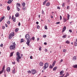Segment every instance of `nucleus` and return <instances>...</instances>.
I'll use <instances>...</instances> for the list:
<instances>
[{"label": "nucleus", "instance_id": "5fc2aeb1", "mask_svg": "<svg viewBox=\"0 0 77 77\" xmlns=\"http://www.w3.org/2000/svg\"><path fill=\"white\" fill-rule=\"evenodd\" d=\"M74 44H75V46L76 47V46H77V43H74Z\"/></svg>", "mask_w": 77, "mask_h": 77}, {"label": "nucleus", "instance_id": "1a4fd4ad", "mask_svg": "<svg viewBox=\"0 0 77 77\" xmlns=\"http://www.w3.org/2000/svg\"><path fill=\"white\" fill-rule=\"evenodd\" d=\"M13 0H9L7 2V3L8 4H11Z\"/></svg>", "mask_w": 77, "mask_h": 77}, {"label": "nucleus", "instance_id": "7c9ffc66", "mask_svg": "<svg viewBox=\"0 0 77 77\" xmlns=\"http://www.w3.org/2000/svg\"><path fill=\"white\" fill-rule=\"evenodd\" d=\"M13 21H14V22H15V21H16V17L14 18Z\"/></svg>", "mask_w": 77, "mask_h": 77}, {"label": "nucleus", "instance_id": "ea45409f", "mask_svg": "<svg viewBox=\"0 0 77 77\" xmlns=\"http://www.w3.org/2000/svg\"><path fill=\"white\" fill-rule=\"evenodd\" d=\"M40 27V26H39V25H37V29H39Z\"/></svg>", "mask_w": 77, "mask_h": 77}, {"label": "nucleus", "instance_id": "39448f33", "mask_svg": "<svg viewBox=\"0 0 77 77\" xmlns=\"http://www.w3.org/2000/svg\"><path fill=\"white\" fill-rule=\"evenodd\" d=\"M31 72L32 73V74H35V73H36V70H35V69H32L31 70Z\"/></svg>", "mask_w": 77, "mask_h": 77}, {"label": "nucleus", "instance_id": "bb28decb", "mask_svg": "<svg viewBox=\"0 0 77 77\" xmlns=\"http://www.w3.org/2000/svg\"><path fill=\"white\" fill-rule=\"evenodd\" d=\"M73 60H76V57L75 56L73 58Z\"/></svg>", "mask_w": 77, "mask_h": 77}, {"label": "nucleus", "instance_id": "a18cd8bd", "mask_svg": "<svg viewBox=\"0 0 77 77\" xmlns=\"http://www.w3.org/2000/svg\"><path fill=\"white\" fill-rule=\"evenodd\" d=\"M42 14H43V15H44V11L43 10L42 11Z\"/></svg>", "mask_w": 77, "mask_h": 77}, {"label": "nucleus", "instance_id": "f704fd0d", "mask_svg": "<svg viewBox=\"0 0 77 77\" xmlns=\"http://www.w3.org/2000/svg\"><path fill=\"white\" fill-rule=\"evenodd\" d=\"M46 1H45L43 3V5H45V3H46Z\"/></svg>", "mask_w": 77, "mask_h": 77}, {"label": "nucleus", "instance_id": "423d86ee", "mask_svg": "<svg viewBox=\"0 0 77 77\" xmlns=\"http://www.w3.org/2000/svg\"><path fill=\"white\" fill-rule=\"evenodd\" d=\"M5 16H3V17H2L0 19V23H1L2 21V20H3V19H5Z\"/></svg>", "mask_w": 77, "mask_h": 77}, {"label": "nucleus", "instance_id": "c03bdc74", "mask_svg": "<svg viewBox=\"0 0 77 77\" xmlns=\"http://www.w3.org/2000/svg\"><path fill=\"white\" fill-rule=\"evenodd\" d=\"M43 38H46V37H47V35H43Z\"/></svg>", "mask_w": 77, "mask_h": 77}, {"label": "nucleus", "instance_id": "0eeeda50", "mask_svg": "<svg viewBox=\"0 0 77 77\" xmlns=\"http://www.w3.org/2000/svg\"><path fill=\"white\" fill-rule=\"evenodd\" d=\"M39 65L41 66H43V65H44V63H43V62H40L39 63Z\"/></svg>", "mask_w": 77, "mask_h": 77}, {"label": "nucleus", "instance_id": "c9c22d12", "mask_svg": "<svg viewBox=\"0 0 77 77\" xmlns=\"http://www.w3.org/2000/svg\"><path fill=\"white\" fill-rule=\"evenodd\" d=\"M63 52H64V53H66V49H64L63 50Z\"/></svg>", "mask_w": 77, "mask_h": 77}, {"label": "nucleus", "instance_id": "f3484780", "mask_svg": "<svg viewBox=\"0 0 77 77\" xmlns=\"http://www.w3.org/2000/svg\"><path fill=\"white\" fill-rule=\"evenodd\" d=\"M50 2H48L46 4V6H50Z\"/></svg>", "mask_w": 77, "mask_h": 77}, {"label": "nucleus", "instance_id": "473e14b6", "mask_svg": "<svg viewBox=\"0 0 77 77\" xmlns=\"http://www.w3.org/2000/svg\"><path fill=\"white\" fill-rule=\"evenodd\" d=\"M19 59L17 58V59H16V60H17V62H20V60H19Z\"/></svg>", "mask_w": 77, "mask_h": 77}, {"label": "nucleus", "instance_id": "79ce46f5", "mask_svg": "<svg viewBox=\"0 0 77 77\" xmlns=\"http://www.w3.org/2000/svg\"><path fill=\"white\" fill-rule=\"evenodd\" d=\"M7 23L8 24H10V23H11V22L10 21H8L7 22Z\"/></svg>", "mask_w": 77, "mask_h": 77}, {"label": "nucleus", "instance_id": "6e6552de", "mask_svg": "<svg viewBox=\"0 0 77 77\" xmlns=\"http://www.w3.org/2000/svg\"><path fill=\"white\" fill-rule=\"evenodd\" d=\"M6 71L7 72H10V71H11V68L9 67H8L6 69Z\"/></svg>", "mask_w": 77, "mask_h": 77}, {"label": "nucleus", "instance_id": "3c124183", "mask_svg": "<svg viewBox=\"0 0 77 77\" xmlns=\"http://www.w3.org/2000/svg\"><path fill=\"white\" fill-rule=\"evenodd\" d=\"M28 44H29V45H28L27 44L28 46H29V47H31V45H30V43H29Z\"/></svg>", "mask_w": 77, "mask_h": 77}, {"label": "nucleus", "instance_id": "4be33fe9", "mask_svg": "<svg viewBox=\"0 0 77 77\" xmlns=\"http://www.w3.org/2000/svg\"><path fill=\"white\" fill-rule=\"evenodd\" d=\"M17 57H18L20 56V55L19 52H17Z\"/></svg>", "mask_w": 77, "mask_h": 77}, {"label": "nucleus", "instance_id": "a211bd4d", "mask_svg": "<svg viewBox=\"0 0 77 77\" xmlns=\"http://www.w3.org/2000/svg\"><path fill=\"white\" fill-rule=\"evenodd\" d=\"M67 76H69V73L67 72L66 73V76H64V77H67Z\"/></svg>", "mask_w": 77, "mask_h": 77}, {"label": "nucleus", "instance_id": "09e8293b", "mask_svg": "<svg viewBox=\"0 0 77 77\" xmlns=\"http://www.w3.org/2000/svg\"><path fill=\"white\" fill-rule=\"evenodd\" d=\"M64 5H65V4L63 3L62 5V7H63V8H64L65 7V6Z\"/></svg>", "mask_w": 77, "mask_h": 77}, {"label": "nucleus", "instance_id": "72a5a7b5", "mask_svg": "<svg viewBox=\"0 0 77 77\" xmlns=\"http://www.w3.org/2000/svg\"><path fill=\"white\" fill-rule=\"evenodd\" d=\"M28 74H31V71L30 70H29L27 71Z\"/></svg>", "mask_w": 77, "mask_h": 77}, {"label": "nucleus", "instance_id": "774afa93", "mask_svg": "<svg viewBox=\"0 0 77 77\" xmlns=\"http://www.w3.org/2000/svg\"><path fill=\"white\" fill-rule=\"evenodd\" d=\"M44 45H47V42H45L44 43Z\"/></svg>", "mask_w": 77, "mask_h": 77}, {"label": "nucleus", "instance_id": "4468645a", "mask_svg": "<svg viewBox=\"0 0 77 77\" xmlns=\"http://www.w3.org/2000/svg\"><path fill=\"white\" fill-rule=\"evenodd\" d=\"M63 72H64L63 70H62L61 72H60V75H62L63 74Z\"/></svg>", "mask_w": 77, "mask_h": 77}, {"label": "nucleus", "instance_id": "a878e982", "mask_svg": "<svg viewBox=\"0 0 77 77\" xmlns=\"http://www.w3.org/2000/svg\"><path fill=\"white\" fill-rule=\"evenodd\" d=\"M66 44H69V43H70V42H69V41H68V40H67L66 42Z\"/></svg>", "mask_w": 77, "mask_h": 77}, {"label": "nucleus", "instance_id": "412c9836", "mask_svg": "<svg viewBox=\"0 0 77 77\" xmlns=\"http://www.w3.org/2000/svg\"><path fill=\"white\" fill-rule=\"evenodd\" d=\"M16 8H17V11H20V8H18V7H17V5L16 6Z\"/></svg>", "mask_w": 77, "mask_h": 77}, {"label": "nucleus", "instance_id": "c756f323", "mask_svg": "<svg viewBox=\"0 0 77 77\" xmlns=\"http://www.w3.org/2000/svg\"><path fill=\"white\" fill-rule=\"evenodd\" d=\"M13 68H14V69L12 71V72H13V73H15V68L13 67Z\"/></svg>", "mask_w": 77, "mask_h": 77}, {"label": "nucleus", "instance_id": "cd10ccee", "mask_svg": "<svg viewBox=\"0 0 77 77\" xmlns=\"http://www.w3.org/2000/svg\"><path fill=\"white\" fill-rule=\"evenodd\" d=\"M21 42H24V39L23 38H22L21 40Z\"/></svg>", "mask_w": 77, "mask_h": 77}, {"label": "nucleus", "instance_id": "f03ea898", "mask_svg": "<svg viewBox=\"0 0 77 77\" xmlns=\"http://www.w3.org/2000/svg\"><path fill=\"white\" fill-rule=\"evenodd\" d=\"M15 46H16V44L14 42L13 43V45H11L10 46V48L11 50H15Z\"/></svg>", "mask_w": 77, "mask_h": 77}, {"label": "nucleus", "instance_id": "4c0bfd02", "mask_svg": "<svg viewBox=\"0 0 77 77\" xmlns=\"http://www.w3.org/2000/svg\"><path fill=\"white\" fill-rule=\"evenodd\" d=\"M52 65L53 66H54L55 65V63L54 62H53Z\"/></svg>", "mask_w": 77, "mask_h": 77}, {"label": "nucleus", "instance_id": "e2e57ef3", "mask_svg": "<svg viewBox=\"0 0 77 77\" xmlns=\"http://www.w3.org/2000/svg\"><path fill=\"white\" fill-rule=\"evenodd\" d=\"M56 24H60V22H57L56 23Z\"/></svg>", "mask_w": 77, "mask_h": 77}, {"label": "nucleus", "instance_id": "4d7b16f0", "mask_svg": "<svg viewBox=\"0 0 77 77\" xmlns=\"http://www.w3.org/2000/svg\"><path fill=\"white\" fill-rule=\"evenodd\" d=\"M69 32H70L71 33H72V30H71V29L69 30Z\"/></svg>", "mask_w": 77, "mask_h": 77}, {"label": "nucleus", "instance_id": "58836bf2", "mask_svg": "<svg viewBox=\"0 0 77 77\" xmlns=\"http://www.w3.org/2000/svg\"><path fill=\"white\" fill-rule=\"evenodd\" d=\"M35 37H32V41H34V40H35Z\"/></svg>", "mask_w": 77, "mask_h": 77}, {"label": "nucleus", "instance_id": "052dcab7", "mask_svg": "<svg viewBox=\"0 0 77 77\" xmlns=\"http://www.w3.org/2000/svg\"><path fill=\"white\" fill-rule=\"evenodd\" d=\"M19 26H20L21 25V23H20V22H19L18 24Z\"/></svg>", "mask_w": 77, "mask_h": 77}, {"label": "nucleus", "instance_id": "de8ad7c7", "mask_svg": "<svg viewBox=\"0 0 77 77\" xmlns=\"http://www.w3.org/2000/svg\"><path fill=\"white\" fill-rule=\"evenodd\" d=\"M2 29H5V26H2Z\"/></svg>", "mask_w": 77, "mask_h": 77}, {"label": "nucleus", "instance_id": "0e129e2a", "mask_svg": "<svg viewBox=\"0 0 77 77\" xmlns=\"http://www.w3.org/2000/svg\"><path fill=\"white\" fill-rule=\"evenodd\" d=\"M67 17H70V15L68 14H67Z\"/></svg>", "mask_w": 77, "mask_h": 77}, {"label": "nucleus", "instance_id": "bf43d9fd", "mask_svg": "<svg viewBox=\"0 0 77 77\" xmlns=\"http://www.w3.org/2000/svg\"><path fill=\"white\" fill-rule=\"evenodd\" d=\"M57 9H60V7L58 6V7H57Z\"/></svg>", "mask_w": 77, "mask_h": 77}, {"label": "nucleus", "instance_id": "b1692460", "mask_svg": "<svg viewBox=\"0 0 77 77\" xmlns=\"http://www.w3.org/2000/svg\"><path fill=\"white\" fill-rule=\"evenodd\" d=\"M14 52H11L10 54V57H12V56H13V54H14Z\"/></svg>", "mask_w": 77, "mask_h": 77}, {"label": "nucleus", "instance_id": "393cba45", "mask_svg": "<svg viewBox=\"0 0 77 77\" xmlns=\"http://www.w3.org/2000/svg\"><path fill=\"white\" fill-rule=\"evenodd\" d=\"M53 68V67L51 66V65H50L49 67V68H50V69H52Z\"/></svg>", "mask_w": 77, "mask_h": 77}, {"label": "nucleus", "instance_id": "6e6d98bb", "mask_svg": "<svg viewBox=\"0 0 77 77\" xmlns=\"http://www.w3.org/2000/svg\"><path fill=\"white\" fill-rule=\"evenodd\" d=\"M45 52H47V51H48V50H47V49H45Z\"/></svg>", "mask_w": 77, "mask_h": 77}, {"label": "nucleus", "instance_id": "338daca9", "mask_svg": "<svg viewBox=\"0 0 77 77\" xmlns=\"http://www.w3.org/2000/svg\"><path fill=\"white\" fill-rule=\"evenodd\" d=\"M39 38H37V41H39Z\"/></svg>", "mask_w": 77, "mask_h": 77}, {"label": "nucleus", "instance_id": "6ab92c4d", "mask_svg": "<svg viewBox=\"0 0 77 77\" xmlns=\"http://www.w3.org/2000/svg\"><path fill=\"white\" fill-rule=\"evenodd\" d=\"M66 38V35L65 34V35H63L62 37V38Z\"/></svg>", "mask_w": 77, "mask_h": 77}, {"label": "nucleus", "instance_id": "ddd939ff", "mask_svg": "<svg viewBox=\"0 0 77 77\" xmlns=\"http://www.w3.org/2000/svg\"><path fill=\"white\" fill-rule=\"evenodd\" d=\"M72 67L74 68H77V65H74Z\"/></svg>", "mask_w": 77, "mask_h": 77}, {"label": "nucleus", "instance_id": "2f4dec72", "mask_svg": "<svg viewBox=\"0 0 77 77\" xmlns=\"http://www.w3.org/2000/svg\"><path fill=\"white\" fill-rule=\"evenodd\" d=\"M7 9L8 11H9L10 10V7H9V6H8L7 7Z\"/></svg>", "mask_w": 77, "mask_h": 77}, {"label": "nucleus", "instance_id": "7ed1b4c3", "mask_svg": "<svg viewBox=\"0 0 77 77\" xmlns=\"http://www.w3.org/2000/svg\"><path fill=\"white\" fill-rule=\"evenodd\" d=\"M49 66V64H48V63H46L44 64V66H43V68L44 70H45L47 69L48 67Z\"/></svg>", "mask_w": 77, "mask_h": 77}, {"label": "nucleus", "instance_id": "8fccbe9b", "mask_svg": "<svg viewBox=\"0 0 77 77\" xmlns=\"http://www.w3.org/2000/svg\"><path fill=\"white\" fill-rule=\"evenodd\" d=\"M62 16H60V20H62Z\"/></svg>", "mask_w": 77, "mask_h": 77}, {"label": "nucleus", "instance_id": "9d476101", "mask_svg": "<svg viewBox=\"0 0 77 77\" xmlns=\"http://www.w3.org/2000/svg\"><path fill=\"white\" fill-rule=\"evenodd\" d=\"M9 39H12V35L10 34L9 35Z\"/></svg>", "mask_w": 77, "mask_h": 77}, {"label": "nucleus", "instance_id": "2eb2a0df", "mask_svg": "<svg viewBox=\"0 0 77 77\" xmlns=\"http://www.w3.org/2000/svg\"><path fill=\"white\" fill-rule=\"evenodd\" d=\"M15 16L16 17H18L19 16V13H17L15 14Z\"/></svg>", "mask_w": 77, "mask_h": 77}, {"label": "nucleus", "instance_id": "aec40b11", "mask_svg": "<svg viewBox=\"0 0 77 77\" xmlns=\"http://www.w3.org/2000/svg\"><path fill=\"white\" fill-rule=\"evenodd\" d=\"M22 6H25V5H26V3L24 2H23L22 3Z\"/></svg>", "mask_w": 77, "mask_h": 77}, {"label": "nucleus", "instance_id": "e433bc0d", "mask_svg": "<svg viewBox=\"0 0 77 77\" xmlns=\"http://www.w3.org/2000/svg\"><path fill=\"white\" fill-rule=\"evenodd\" d=\"M17 6H20V4H19L18 3H17V4H16Z\"/></svg>", "mask_w": 77, "mask_h": 77}, {"label": "nucleus", "instance_id": "680f3d73", "mask_svg": "<svg viewBox=\"0 0 77 77\" xmlns=\"http://www.w3.org/2000/svg\"><path fill=\"white\" fill-rule=\"evenodd\" d=\"M12 63H13V64L14 65V64H15V62H12Z\"/></svg>", "mask_w": 77, "mask_h": 77}, {"label": "nucleus", "instance_id": "f8f14e48", "mask_svg": "<svg viewBox=\"0 0 77 77\" xmlns=\"http://www.w3.org/2000/svg\"><path fill=\"white\" fill-rule=\"evenodd\" d=\"M66 30V26H64L62 32H63Z\"/></svg>", "mask_w": 77, "mask_h": 77}, {"label": "nucleus", "instance_id": "13d9d810", "mask_svg": "<svg viewBox=\"0 0 77 77\" xmlns=\"http://www.w3.org/2000/svg\"><path fill=\"white\" fill-rule=\"evenodd\" d=\"M62 62H63V60L61 59L60 61V63H61Z\"/></svg>", "mask_w": 77, "mask_h": 77}, {"label": "nucleus", "instance_id": "a19ab883", "mask_svg": "<svg viewBox=\"0 0 77 77\" xmlns=\"http://www.w3.org/2000/svg\"><path fill=\"white\" fill-rule=\"evenodd\" d=\"M45 29H46V30H47V26H45Z\"/></svg>", "mask_w": 77, "mask_h": 77}, {"label": "nucleus", "instance_id": "5701e85b", "mask_svg": "<svg viewBox=\"0 0 77 77\" xmlns=\"http://www.w3.org/2000/svg\"><path fill=\"white\" fill-rule=\"evenodd\" d=\"M57 67H54L53 68V71H55V70L57 69Z\"/></svg>", "mask_w": 77, "mask_h": 77}, {"label": "nucleus", "instance_id": "69168bd1", "mask_svg": "<svg viewBox=\"0 0 77 77\" xmlns=\"http://www.w3.org/2000/svg\"><path fill=\"white\" fill-rule=\"evenodd\" d=\"M14 19V16H12V17L11 18V20H13Z\"/></svg>", "mask_w": 77, "mask_h": 77}, {"label": "nucleus", "instance_id": "37998d69", "mask_svg": "<svg viewBox=\"0 0 77 77\" xmlns=\"http://www.w3.org/2000/svg\"><path fill=\"white\" fill-rule=\"evenodd\" d=\"M3 43H2V44L0 45L1 47H3Z\"/></svg>", "mask_w": 77, "mask_h": 77}, {"label": "nucleus", "instance_id": "c85d7f7f", "mask_svg": "<svg viewBox=\"0 0 77 77\" xmlns=\"http://www.w3.org/2000/svg\"><path fill=\"white\" fill-rule=\"evenodd\" d=\"M18 30H19V29L17 28L15 29V31L16 32H18Z\"/></svg>", "mask_w": 77, "mask_h": 77}, {"label": "nucleus", "instance_id": "49530a36", "mask_svg": "<svg viewBox=\"0 0 77 77\" xmlns=\"http://www.w3.org/2000/svg\"><path fill=\"white\" fill-rule=\"evenodd\" d=\"M17 57V58H18V59H21V56H19V57Z\"/></svg>", "mask_w": 77, "mask_h": 77}, {"label": "nucleus", "instance_id": "f257e3e1", "mask_svg": "<svg viewBox=\"0 0 77 77\" xmlns=\"http://www.w3.org/2000/svg\"><path fill=\"white\" fill-rule=\"evenodd\" d=\"M25 38L27 41L26 44L29 45V44L30 43V40L29 39H30V36L29 35L27 34L25 35Z\"/></svg>", "mask_w": 77, "mask_h": 77}, {"label": "nucleus", "instance_id": "9b49d317", "mask_svg": "<svg viewBox=\"0 0 77 77\" xmlns=\"http://www.w3.org/2000/svg\"><path fill=\"white\" fill-rule=\"evenodd\" d=\"M63 22H66L68 20V19L65 18V17L63 18Z\"/></svg>", "mask_w": 77, "mask_h": 77}, {"label": "nucleus", "instance_id": "dca6fc26", "mask_svg": "<svg viewBox=\"0 0 77 77\" xmlns=\"http://www.w3.org/2000/svg\"><path fill=\"white\" fill-rule=\"evenodd\" d=\"M23 10V11H26V7H25V6H23L22 7Z\"/></svg>", "mask_w": 77, "mask_h": 77}, {"label": "nucleus", "instance_id": "864d4df0", "mask_svg": "<svg viewBox=\"0 0 77 77\" xmlns=\"http://www.w3.org/2000/svg\"><path fill=\"white\" fill-rule=\"evenodd\" d=\"M11 35H12V36H14V33L13 32L12 34H10Z\"/></svg>", "mask_w": 77, "mask_h": 77}, {"label": "nucleus", "instance_id": "20e7f679", "mask_svg": "<svg viewBox=\"0 0 77 77\" xmlns=\"http://www.w3.org/2000/svg\"><path fill=\"white\" fill-rule=\"evenodd\" d=\"M5 65H4L3 66L2 70L0 71V74H2V73H3V72H5Z\"/></svg>", "mask_w": 77, "mask_h": 77}, {"label": "nucleus", "instance_id": "603ef678", "mask_svg": "<svg viewBox=\"0 0 77 77\" xmlns=\"http://www.w3.org/2000/svg\"><path fill=\"white\" fill-rule=\"evenodd\" d=\"M66 9H69V6H67L66 8Z\"/></svg>", "mask_w": 77, "mask_h": 77}]
</instances>
